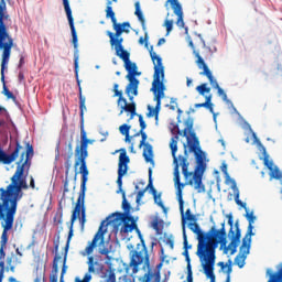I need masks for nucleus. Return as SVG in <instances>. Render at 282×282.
Segmentation results:
<instances>
[{
    "mask_svg": "<svg viewBox=\"0 0 282 282\" xmlns=\"http://www.w3.org/2000/svg\"><path fill=\"white\" fill-rule=\"evenodd\" d=\"M187 282H193V267L191 263L187 264Z\"/></svg>",
    "mask_w": 282,
    "mask_h": 282,
    "instance_id": "obj_43",
    "label": "nucleus"
},
{
    "mask_svg": "<svg viewBox=\"0 0 282 282\" xmlns=\"http://www.w3.org/2000/svg\"><path fill=\"white\" fill-rule=\"evenodd\" d=\"M118 221H122L123 224V226L120 229V232H123V235H127L129 232H133V230H137L139 239L142 243L143 251H132L130 263L126 268L127 274H129V270H131V268H132V274H138V270H139L138 268H140L142 263H145L148 268L150 265L149 250L147 249V243H144V238L142 237V232H140V229L135 224V219L131 215L116 212L112 215H110L107 218V220H102L93 240L85 248L84 254H88V256L93 254L94 249L98 247V242H99V254H104L105 257L109 256L111 250L105 247V243H106L105 234L107 232V227L109 226V224H118Z\"/></svg>",
    "mask_w": 282,
    "mask_h": 282,
    "instance_id": "obj_3",
    "label": "nucleus"
},
{
    "mask_svg": "<svg viewBox=\"0 0 282 282\" xmlns=\"http://www.w3.org/2000/svg\"><path fill=\"white\" fill-rule=\"evenodd\" d=\"M150 56L154 65L151 91L154 94L156 105L155 108L148 106V118H153V116H155L158 122L160 118V109H162V98H164V91L166 90V86H164V82H162L164 80V65L162 64V57H160L156 52H153V46L150 47Z\"/></svg>",
    "mask_w": 282,
    "mask_h": 282,
    "instance_id": "obj_6",
    "label": "nucleus"
},
{
    "mask_svg": "<svg viewBox=\"0 0 282 282\" xmlns=\"http://www.w3.org/2000/svg\"><path fill=\"white\" fill-rule=\"evenodd\" d=\"M225 184H231L232 191H239L237 188V182L234 178L230 177V174H227L225 176Z\"/></svg>",
    "mask_w": 282,
    "mask_h": 282,
    "instance_id": "obj_34",
    "label": "nucleus"
},
{
    "mask_svg": "<svg viewBox=\"0 0 282 282\" xmlns=\"http://www.w3.org/2000/svg\"><path fill=\"white\" fill-rule=\"evenodd\" d=\"M100 270H102V264L96 260V258L90 256L88 258V272L94 274L96 272H100Z\"/></svg>",
    "mask_w": 282,
    "mask_h": 282,
    "instance_id": "obj_22",
    "label": "nucleus"
},
{
    "mask_svg": "<svg viewBox=\"0 0 282 282\" xmlns=\"http://www.w3.org/2000/svg\"><path fill=\"white\" fill-rule=\"evenodd\" d=\"M2 43L4 46H0V50H2V62H1V82L3 83V94L9 100H17V96L8 89V86H6V63L10 61V55L12 54V48L14 47V39L9 37L7 40H2ZM6 45L9 47L6 48Z\"/></svg>",
    "mask_w": 282,
    "mask_h": 282,
    "instance_id": "obj_12",
    "label": "nucleus"
},
{
    "mask_svg": "<svg viewBox=\"0 0 282 282\" xmlns=\"http://www.w3.org/2000/svg\"><path fill=\"white\" fill-rule=\"evenodd\" d=\"M134 14L138 17V20L140 21L142 29L147 30V20H144V14H142V10L140 9V2L134 3Z\"/></svg>",
    "mask_w": 282,
    "mask_h": 282,
    "instance_id": "obj_25",
    "label": "nucleus"
},
{
    "mask_svg": "<svg viewBox=\"0 0 282 282\" xmlns=\"http://www.w3.org/2000/svg\"><path fill=\"white\" fill-rule=\"evenodd\" d=\"M216 89L218 91V95L223 97V100L228 99V95H226V91H224V89H221V87H219V85L217 84H216Z\"/></svg>",
    "mask_w": 282,
    "mask_h": 282,
    "instance_id": "obj_46",
    "label": "nucleus"
},
{
    "mask_svg": "<svg viewBox=\"0 0 282 282\" xmlns=\"http://www.w3.org/2000/svg\"><path fill=\"white\" fill-rule=\"evenodd\" d=\"M122 209L124 210L123 215H130L131 204L127 202V193L122 192Z\"/></svg>",
    "mask_w": 282,
    "mask_h": 282,
    "instance_id": "obj_29",
    "label": "nucleus"
},
{
    "mask_svg": "<svg viewBox=\"0 0 282 282\" xmlns=\"http://www.w3.org/2000/svg\"><path fill=\"white\" fill-rule=\"evenodd\" d=\"M22 154L20 162H17V170L11 177V183L7 187H0V221L3 228L0 240V261L6 259V248L8 246V231L14 227V217L17 215V208H19V202L23 199V191H28L30 186L25 180L24 173H30V160L34 155L32 145H28L26 160L23 162Z\"/></svg>",
    "mask_w": 282,
    "mask_h": 282,
    "instance_id": "obj_2",
    "label": "nucleus"
},
{
    "mask_svg": "<svg viewBox=\"0 0 282 282\" xmlns=\"http://www.w3.org/2000/svg\"><path fill=\"white\" fill-rule=\"evenodd\" d=\"M87 182H89V176H82L80 193L70 216V225L67 242L65 246V252H69V242L72 241V237H74V223L80 217V213H83V206H85V193L87 192Z\"/></svg>",
    "mask_w": 282,
    "mask_h": 282,
    "instance_id": "obj_10",
    "label": "nucleus"
},
{
    "mask_svg": "<svg viewBox=\"0 0 282 282\" xmlns=\"http://www.w3.org/2000/svg\"><path fill=\"white\" fill-rule=\"evenodd\" d=\"M34 282H45V273H43V276L36 275Z\"/></svg>",
    "mask_w": 282,
    "mask_h": 282,
    "instance_id": "obj_52",
    "label": "nucleus"
},
{
    "mask_svg": "<svg viewBox=\"0 0 282 282\" xmlns=\"http://www.w3.org/2000/svg\"><path fill=\"white\" fill-rule=\"evenodd\" d=\"M120 152L119 155V163H118V178H117V185L119 191L117 193H124L122 189V178L124 177L126 173L129 171V162H131V159L129 155H127V149H120L117 150L116 153Z\"/></svg>",
    "mask_w": 282,
    "mask_h": 282,
    "instance_id": "obj_14",
    "label": "nucleus"
},
{
    "mask_svg": "<svg viewBox=\"0 0 282 282\" xmlns=\"http://www.w3.org/2000/svg\"><path fill=\"white\" fill-rule=\"evenodd\" d=\"M268 282H282V263L279 264L276 272L267 270Z\"/></svg>",
    "mask_w": 282,
    "mask_h": 282,
    "instance_id": "obj_21",
    "label": "nucleus"
},
{
    "mask_svg": "<svg viewBox=\"0 0 282 282\" xmlns=\"http://www.w3.org/2000/svg\"><path fill=\"white\" fill-rule=\"evenodd\" d=\"M191 85H193V79H191L189 77L186 78V86L191 87Z\"/></svg>",
    "mask_w": 282,
    "mask_h": 282,
    "instance_id": "obj_63",
    "label": "nucleus"
},
{
    "mask_svg": "<svg viewBox=\"0 0 282 282\" xmlns=\"http://www.w3.org/2000/svg\"><path fill=\"white\" fill-rule=\"evenodd\" d=\"M220 169H221V172L224 173L225 176L229 175L228 174V164L223 163Z\"/></svg>",
    "mask_w": 282,
    "mask_h": 282,
    "instance_id": "obj_51",
    "label": "nucleus"
},
{
    "mask_svg": "<svg viewBox=\"0 0 282 282\" xmlns=\"http://www.w3.org/2000/svg\"><path fill=\"white\" fill-rule=\"evenodd\" d=\"M161 275H160V271L159 272H156V274H155V280H154V282H160L161 281Z\"/></svg>",
    "mask_w": 282,
    "mask_h": 282,
    "instance_id": "obj_62",
    "label": "nucleus"
},
{
    "mask_svg": "<svg viewBox=\"0 0 282 282\" xmlns=\"http://www.w3.org/2000/svg\"><path fill=\"white\" fill-rule=\"evenodd\" d=\"M147 191H149V188H144L138 192L137 194V204H140V199H142V197H144V193H147Z\"/></svg>",
    "mask_w": 282,
    "mask_h": 282,
    "instance_id": "obj_47",
    "label": "nucleus"
},
{
    "mask_svg": "<svg viewBox=\"0 0 282 282\" xmlns=\"http://www.w3.org/2000/svg\"><path fill=\"white\" fill-rule=\"evenodd\" d=\"M134 14L138 17V20L140 21L142 29L147 30V20H144V14H142V10L140 9V2L134 3Z\"/></svg>",
    "mask_w": 282,
    "mask_h": 282,
    "instance_id": "obj_24",
    "label": "nucleus"
},
{
    "mask_svg": "<svg viewBox=\"0 0 282 282\" xmlns=\"http://www.w3.org/2000/svg\"><path fill=\"white\" fill-rule=\"evenodd\" d=\"M9 19L10 14H8V4L6 3V0H0V47L4 46L6 50L10 46L8 44H3V41L12 39L8 32V26L4 23V21H8Z\"/></svg>",
    "mask_w": 282,
    "mask_h": 282,
    "instance_id": "obj_13",
    "label": "nucleus"
},
{
    "mask_svg": "<svg viewBox=\"0 0 282 282\" xmlns=\"http://www.w3.org/2000/svg\"><path fill=\"white\" fill-rule=\"evenodd\" d=\"M200 107H205V109H208V104L203 102V104H195V109H200Z\"/></svg>",
    "mask_w": 282,
    "mask_h": 282,
    "instance_id": "obj_53",
    "label": "nucleus"
},
{
    "mask_svg": "<svg viewBox=\"0 0 282 282\" xmlns=\"http://www.w3.org/2000/svg\"><path fill=\"white\" fill-rule=\"evenodd\" d=\"M139 116V124H140V131H144L147 129V122L144 121V117L142 115Z\"/></svg>",
    "mask_w": 282,
    "mask_h": 282,
    "instance_id": "obj_44",
    "label": "nucleus"
},
{
    "mask_svg": "<svg viewBox=\"0 0 282 282\" xmlns=\"http://www.w3.org/2000/svg\"><path fill=\"white\" fill-rule=\"evenodd\" d=\"M205 104H207L208 106V111H210V113H215V109L213 108V95L206 96L205 97Z\"/></svg>",
    "mask_w": 282,
    "mask_h": 282,
    "instance_id": "obj_35",
    "label": "nucleus"
},
{
    "mask_svg": "<svg viewBox=\"0 0 282 282\" xmlns=\"http://www.w3.org/2000/svg\"><path fill=\"white\" fill-rule=\"evenodd\" d=\"M235 202H236V204H237L238 206H241L242 208H245V210H246L245 217H246L247 215H252V217H254V213H253V212L249 213L248 207H246V203H243V202H241V199H239V189L236 191V194H235Z\"/></svg>",
    "mask_w": 282,
    "mask_h": 282,
    "instance_id": "obj_28",
    "label": "nucleus"
},
{
    "mask_svg": "<svg viewBox=\"0 0 282 282\" xmlns=\"http://www.w3.org/2000/svg\"><path fill=\"white\" fill-rule=\"evenodd\" d=\"M188 45H189V47H192L193 54H195V52H197V51L195 50V44L193 43V40H189Z\"/></svg>",
    "mask_w": 282,
    "mask_h": 282,
    "instance_id": "obj_60",
    "label": "nucleus"
},
{
    "mask_svg": "<svg viewBox=\"0 0 282 282\" xmlns=\"http://www.w3.org/2000/svg\"><path fill=\"white\" fill-rule=\"evenodd\" d=\"M166 3L171 4V8L177 17L176 25L178 28H184V11L182 10V4L178 0H167Z\"/></svg>",
    "mask_w": 282,
    "mask_h": 282,
    "instance_id": "obj_19",
    "label": "nucleus"
},
{
    "mask_svg": "<svg viewBox=\"0 0 282 282\" xmlns=\"http://www.w3.org/2000/svg\"><path fill=\"white\" fill-rule=\"evenodd\" d=\"M127 78V75H126ZM128 79V78H127ZM128 85L126 86V95L129 98L130 102H127V98H124L122 90L119 89L120 85L113 84V98H118L117 105L120 107L119 116H122V113H130L129 120H133L135 116H138L137 112V105L134 101L135 96H138V89L140 87V79H137L135 77V84L131 85V79H128Z\"/></svg>",
    "mask_w": 282,
    "mask_h": 282,
    "instance_id": "obj_7",
    "label": "nucleus"
},
{
    "mask_svg": "<svg viewBox=\"0 0 282 282\" xmlns=\"http://www.w3.org/2000/svg\"><path fill=\"white\" fill-rule=\"evenodd\" d=\"M139 135H141V141L139 144V149H142V147H144L143 149V158L145 160V162L154 165L155 161L153 160V145H151V143H147V139L149 138V135H147L145 131L139 130L134 137L138 138Z\"/></svg>",
    "mask_w": 282,
    "mask_h": 282,
    "instance_id": "obj_16",
    "label": "nucleus"
},
{
    "mask_svg": "<svg viewBox=\"0 0 282 282\" xmlns=\"http://www.w3.org/2000/svg\"><path fill=\"white\" fill-rule=\"evenodd\" d=\"M0 111H3V107H0ZM28 147L32 148L33 155L30 159V167L32 166V158H34V145H32L30 142H24V151H23V145H21V142L19 139H15V147L14 150L11 152V154L6 153L1 148H0V162L2 164H12V162H15V160L19 158L20 159L18 162H21V158L23 155L22 164L28 160ZM22 151V152H21Z\"/></svg>",
    "mask_w": 282,
    "mask_h": 282,
    "instance_id": "obj_11",
    "label": "nucleus"
},
{
    "mask_svg": "<svg viewBox=\"0 0 282 282\" xmlns=\"http://www.w3.org/2000/svg\"><path fill=\"white\" fill-rule=\"evenodd\" d=\"M227 219L228 226H230V243L228 245V247H226V243H228V240H226V236L216 238V236L199 231L197 225H194V232H198L199 236V242L197 245L196 252L197 257H199L200 259L202 257H204V259L215 261L217 259V256H215V250H217L219 243L221 248H225V252H228V250H230V254H235V252H237V248H239V243H241V229L239 228V220L235 223L232 214H228ZM234 226L236 228V231L232 229Z\"/></svg>",
    "mask_w": 282,
    "mask_h": 282,
    "instance_id": "obj_4",
    "label": "nucleus"
},
{
    "mask_svg": "<svg viewBox=\"0 0 282 282\" xmlns=\"http://www.w3.org/2000/svg\"><path fill=\"white\" fill-rule=\"evenodd\" d=\"M246 219L248 220L249 225L247 228V232L242 238V243L240 246L239 254L235 258V263L238 268H243L246 265V259L250 254V248L252 246V237H254V221L257 220V216H252V214H247Z\"/></svg>",
    "mask_w": 282,
    "mask_h": 282,
    "instance_id": "obj_9",
    "label": "nucleus"
},
{
    "mask_svg": "<svg viewBox=\"0 0 282 282\" xmlns=\"http://www.w3.org/2000/svg\"><path fill=\"white\" fill-rule=\"evenodd\" d=\"M106 19L111 20L113 30H119L120 32L126 34H129L131 32L129 30V28H131V23L129 22L118 23V19L116 18V12H113V7H111V1H107Z\"/></svg>",
    "mask_w": 282,
    "mask_h": 282,
    "instance_id": "obj_15",
    "label": "nucleus"
},
{
    "mask_svg": "<svg viewBox=\"0 0 282 282\" xmlns=\"http://www.w3.org/2000/svg\"><path fill=\"white\" fill-rule=\"evenodd\" d=\"M194 56L195 58H197L196 65L198 69H203V72H200V76H206L214 89H217V85L219 84L217 83V79H215V77L213 76V72H210V68H208V65H206V62H204L202 55H199V52L194 51Z\"/></svg>",
    "mask_w": 282,
    "mask_h": 282,
    "instance_id": "obj_17",
    "label": "nucleus"
},
{
    "mask_svg": "<svg viewBox=\"0 0 282 282\" xmlns=\"http://www.w3.org/2000/svg\"><path fill=\"white\" fill-rule=\"evenodd\" d=\"M68 186H69V183H68V181H67V178H66V181H65V183H64V193H69Z\"/></svg>",
    "mask_w": 282,
    "mask_h": 282,
    "instance_id": "obj_58",
    "label": "nucleus"
},
{
    "mask_svg": "<svg viewBox=\"0 0 282 282\" xmlns=\"http://www.w3.org/2000/svg\"><path fill=\"white\" fill-rule=\"evenodd\" d=\"M122 34L123 33L121 31H119L118 29H115V33H113L115 39L122 36Z\"/></svg>",
    "mask_w": 282,
    "mask_h": 282,
    "instance_id": "obj_57",
    "label": "nucleus"
},
{
    "mask_svg": "<svg viewBox=\"0 0 282 282\" xmlns=\"http://www.w3.org/2000/svg\"><path fill=\"white\" fill-rule=\"evenodd\" d=\"M73 45H74V66H75V78L79 91V116H80V145L75 149V169L79 166V174L84 177H89V169L87 167V158H89V151L87 150L89 144H94V140L87 138V131H85V111H87V106H85L86 98L83 96V87L80 86V78L78 77V34L72 32Z\"/></svg>",
    "mask_w": 282,
    "mask_h": 282,
    "instance_id": "obj_5",
    "label": "nucleus"
},
{
    "mask_svg": "<svg viewBox=\"0 0 282 282\" xmlns=\"http://www.w3.org/2000/svg\"><path fill=\"white\" fill-rule=\"evenodd\" d=\"M68 152H69L68 155H70V156L74 155V145H73L72 141L68 143Z\"/></svg>",
    "mask_w": 282,
    "mask_h": 282,
    "instance_id": "obj_54",
    "label": "nucleus"
},
{
    "mask_svg": "<svg viewBox=\"0 0 282 282\" xmlns=\"http://www.w3.org/2000/svg\"><path fill=\"white\" fill-rule=\"evenodd\" d=\"M166 243H167V246H170L171 248L174 247V242H173V240H172L171 238L167 239Z\"/></svg>",
    "mask_w": 282,
    "mask_h": 282,
    "instance_id": "obj_64",
    "label": "nucleus"
},
{
    "mask_svg": "<svg viewBox=\"0 0 282 282\" xmlns=\"http://www.w3.org/2000/svg\"><path fill=\"white\" fill-rule=\"evenodd\" d=\"M3 274H6V262L1 260L0 261V282L3 281Z\"/></svg>",
    "mask_w": 282,
    "mask_h": 282,
    "instance_id": "obj_42",
    "label": "nucleus"
},
{
    "mask_svg": "<svg viewBox=\"0 0 282 282\" xmlns=\"http://www.w3.org/2000/svg\"><path fill=\"white\" fill-rule=\"evenodd\" d=\"M272 177H274V180H281V175L279 174V167H275V174L272 173Z\"/></svg>",
    "mask_w": 282,
    "mask_h": 282,
    "instance_id": "obj_55",
    "label": "nucleus"
},
{
    "mask_svg": "<svg viewBox=\"0 0 282 282\" xmlns=\"http://www.w3.org/2000/svg\"><path fill=\"white\" fill-rule=\"evenodd\" d=\"M232 272V265H228V269H227V278H226V281L225 282H230V273Z\"/></svg>",
    "mask_w": 282,
    "mask_h": 282,
    "instance_id": "obj_50",
    "label": "nucleus"
},
{
    "mask_svg": "<svg viewBox=\"0 0 282 282\" xmlns=\"http://www.w3.org/2000/svg\"><path fill=\"white\" fill-rule=\"evenodd\" d=\"M107 36L110 39V45L111 47H115L116 56L121 58L123 61V67L126 69L127 78L130 79V85H135L138 82L135 80L137 76H142V72L138 70V64L134 62H131V53L129 51L124 50V46L122 43H124L123 37H116L113 35V32L107 31Z\"/></svg>",
    "mask_w": 282,
    "mask_h": 282,
    "instance_id": "obj_8",
    "label": "nucleus"
},
{
    "mask_svg": "<svg viewBox=\"0 0 282 282\" xmlns=\"http://www.w3.org/2000/svg\"><path fill=\"white\" fill-rule=\"evenodd\" d=\"M183 243H184V248H185L183 254L186 259L191 256L188 254V237L186 236V228L185 227H183Z\"/></svg>",
    "mask_w": 282,
    "mask_h": 282,
    "instance_id": "obj_32",
    "label": "nucleus"
},
{
    "mask_svg": "<svg viewBox=\"0 0 282 282\" xmlns=\"http://www.w3.org/2000/svg\"><path fill=\"white\" fill-rule=\"evenodd\" d=\"M65 169H66L65 175H66V177H68V176H69V171L72 170V155H68V156L66 158V161H65Z\"/></svg>",
    "mask_w": 282,
    "mask_h": 282,
    "instance_id": "obj_38",
    "label": "nucleus"
},
{
    "mask_svg": "<svg viewBox=\"0 0 282 282\" xmlns=\"http://www.w3.org/2000/svg\"><path fill=\"white\" fill-rule=\"evenodd\" d=\"M50 282H58V275H56V274H51V275H50Z\"/></svg>",
    "mask_w": 282,
    "mask_h": 282,
    "instance_id": "obj_56",
    "label": "nucleus"
},
{
    "mask_svg": "<svg viewBox=\"0 0 282 282\" xmlns=\"http://www.w3.org/2000/svg\"><path fill=\"white\" fill-rule=\"evenodd\" d=\"M205 263H203V270L204 274L207 279L210 280V282H215V260H209L207 258H204Z\"/></svg>",
    "mask_w": 282,
    "mask_h": 282,
    "instance_id": "obj_20",
    "label": "nucleus"
},
{
    "mask_svg": "<svg viewBox=\"0 0 282 282\" xmlns=\"http://www.w3.org/2000/svg\"><path fill=\"white\" fill-rule=\"evenodd\" d=\"M152 228L160 235L162 229L160 228V220L158 218L152 221Z\"/></svg>",
    "mask_w": 282,
    "mask_h": 282,
    "instance_id": "obj_45",
    "label": "nucleus"
},
{
    "mask_svg": "<svg viewBox=\"0 0 282 282\" xmlns=\"http://www.w3.org/2000/svg\"><path fill=\"white\" fill-rule=\"evenodd\" d=\"M119 131L121 135H129V131H131V126L123 123L119 127Z\"/></svg>",
    "mask_w": 282,
    "mask_h": 282,
    "instance_id": "obj_37",
    "label": "nucleus"
},
{
    "mask_svg": "<svg viewBox=\"0 0 282 282\" xmlns=\"http://www.w3.org/2000/svg\"><path fill=\"white\" fill-rule=\"evenodd\" d=\"M196 91L199 96H206V94H210V87H208V84L204 83L196 87Z\"/></svg>",
    "mask_w": 282,
    "mask_h": 282,
    "instance_id": "obj_30",
    "label": "nucleus"
},
{
    "mask_svg": "<svg viewBox=\"0 0 282 282\" xmlns=\"http://www.w3.org/2000/svg\"><path fill=\"white\" fill-rule=\"evenodd\" d=\"M23 65H25V58L21 56L19 62V67H23Z\"/></svg>",
    "mask_w": 282,
    "mask_h": 282,
    "instance_id": "obj_61",
    "label": "nucleus"
},
{
    "mask_svg": "<svg viewBox=\"0 0 282 282\" xmlns=\"http://www.w3.org/2000/svg\"><path fill=\"white\" fill-rule=\"evenodd\" d=\"M54 221L58 225L63 224V208H59V213L56 214Z\"/></svg>",
    "mask_w": 282,
    "mask_h": 282,
    "instance_id": "obj_40",
    "label": "nucleus"
},
{
    "mask_svg": "<svg viewBox=\"0 0 282 282\" xmlns=\"http://www.w3.org/2000/svg\"><path fill=\"white\" fill-rule=\"evenodd\" d=\"M184 130L177 128L178 135H183L187 140V144L184 143V156L180 155L177 159V140L180 137L175 135L171 139L170 149L172 151V158L174 163V182L177 185V198L181 212H184V198L182 196V191L185 185L193 186L197 193H206V186L202 183V177L204 171H206V164L204 163V151L199 147V139L197 133L193 129L194 119L188 117L184 122ZM180 160V161H178ZM180 162L182 166V173L185 180L193 176L185 184L180 182Z\"/></svg>",
    "mask_w": 282,
    "mask_h": 282,
    "instance_id": "obj_1",
    "label": "nucleus"
},
{
    "mask_svg": "<svg viewBox=\"0 0 282 282\" xmlns=\"http://www.w3.org/2000/svg\"><path fill=\"white\" fill-rule=\"evenodd\" d=\"M66 272H67V251H65V253H64V260H63V267H62L59 282H65Z\"/></svg>",
    "mask_w": 282,
    "mask_h": 282,
    "instance_id": "obj_31",
    "label": "nucleus"
},
{
    "mask_svg": "<svg viewBox=\"0 0 282 282\" xmlns=\"http://www.w3.org/2000/svg\"><path fill=\"white\" fill-rule=\"evenodd\" d=\"M87 221L86 215H85V206L82 207V218H80V224L82 226H85V223Z\"/></svg>",
    "mask_w": 282,
    "mask_h": 282,
    "instance_id": "obj_49",
    "label": "nucleus"
},
{
    "mask_svg": "<svg viewBox=\"0 0 282 282\" xmlns=\"http://www.w3.org/2000/svg\"><path fill=\"white\" fill-rule=\"evenodd\" d=\"M164 26L166 28L167 34H171L173 31V20H165Z\"/></svg>",
    "mask_w": 282,
    "mask_h": 282,
    "instance_id": "obj_41",
    "label": "nucleus"
},
{
    "mask_svg": "<svg viewBox=\"0 0 282 282\" xmlns=\"http://www.w3.org/2000/svg\"><path fill=\"white\" fill-rule=\"evenodd\" d=\"M12 263H14L15 265H19V263H21V260H19V258L14 253L7 258V264L9 267V270L11 272H14V265H12Z\"/></svg>",
    "mask_w": 282,
    "mask_h": 282,
    "instance_id": "obj_27",
    "label": "nucleus"
},
{
    "mask_svg": "<svg viewBox=\"0 0 282 282\" xmlns=\"http://www.w3.org/2000/svg\"><path fill=\"white\" fill-rule=\"evenodd\" d=\"M264 166H267V169H269V171H274V162L270 161V156L268 154H265L264 152Z\"/></svg>",
    "mask_w": 282,
    "mask_h": 282,
    "instance_id": "obj_36",
    "label": "nucleus"
},
{
    "mask_svg": "<svg viewBox=\"0 0 282 282\" xmlns=\"http://www.w3.org/2000/svg\"><path fill=\"white\" fill-rule=\"evenodd\" d=\"M207 235H212L213 237H226V223L221 224V228L220 229H216L215 227H212V229L209 230V232H207Z\"/></svg>",
    "mask_w": 282,
    "mask_h": 282,
    "instance_id": "obj_26",
    "label": "nucleus"
},
{
    "mask_svg": "<svg viewBox=\"0 0 282 282\" xmlns=\"http://www.w3.org/2000/svg\"><path fill=\"white\" fill-rule=\"evenodd\" d=\"M180 210H181V215H182L183 228H186V226H184V224H186V219L189 218L193 214H191V208L186 209L185 216H184V209H183V212H182V209H180Z\"/></svg>",
    "mask_w": 282,
    "mask_h": 282,
    "instance_id": "obj_39",
    "label": "nucleus"
},
{
    "mask_svg": "<svg viewBox=\"0 0 282 282\" xmlns=\"http://www.w3.org/2000/svg\"><path fill=\"white\" fill-rule=\"evenodd\" d=\"M30 186L32 188H36V184L34 183V176H30Z\"/></svg>",
    "mask_w": 282,
    "mask_h": 282,
    "instance_id": "obj_59",
    "label": "nucleus"
},
{
    "mask_svg": "<svg viewBox=\"0 0 282 282\" xmlns=\"http://www.w3.org/2000/svg\"><path fill=\"white\" fill-rule=\"evenodd\" d=\"M91 281V274H89V273H86L85 275H84V279L83 280H80L79 278H76L75 279V282H90Z\"/></svg>",
    "mask_w": 282,
    "mask_h": 282,
    "instance_id": "obj_48",
    "label": "nucleus"
},
{
    "mask_svg": "<svg viewBox=\"0 0 282 282\" xmlns=\"http://www.w3.org/2000/svg\"><path fill=\"white\" fill-rule=\"evenodd\" d=\"M187 221H192V223L188 224V228H189V230H192V232H194V235H197V240H198V243H199V232H204V231H202V229L199 228V224H197V216L192 214L189 216V218H187ZM195 226H197V229H198L199 232L194 231Z\"/></svg>",
    "mask_w": 282,
    "mask_h": 282,
    "instance_id": "obj_23",
    "label": "nucleus"
},
{
    "mask_svg": "<svg viewBox=\"0 0 282 282\" xmlns=\"http://www.w3.org/2000/svg\"><path fill=\"white\" fill-rule=\"evenodd\" d=\"M63 259L59 254H56L53 260V270L52 274L58 275V261Z\"/></svg>",
    "mask_w": 282,
    "mask_h": 282,
    "instance_id": "obj_33",
    "label": "nucleus"
},
{
    "mask_svg": "<svg viewBox=\"0 0 282 282\" xmlns=\"http://www.w3.org/2000/svg\"><path fill=\"white\" fill-rule=\"evenodd\" d=\"M147 188H150V193H152V195H153L154 204H156V206L162 208L164 215H167L169 209L166 208V206H164V203L162 202V193L158 194V189H155V187L153 186V170L152 169H149V183H148Z\"/></svg>",
    "mask_w": 282,
    "mask_h": 282,
    "instance_id": "obj_18",
    "label": "nucleus"
}]
</instances>
